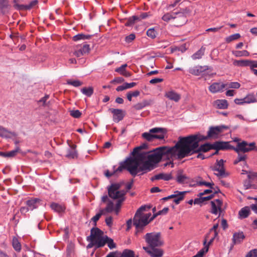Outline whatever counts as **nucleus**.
Masks as SVG:
<instances>
[{
  "label": "nucleus",
  "instance_id": "obj_24",
  "mask_svg": "<svg viewBox=\"0 0 257 257\" xmlns=\"http://www.w3.org/2000/svg\"><path fill=\"white\" fill-rule=\"evenodd\" d=\"M38 4L37 0L32 1L29 4L27 5H20L15 4L14 7L18 10H30Z\"/></svg>",
  "mask_w": 257,
  "mask_h": 257
},
{
  "label": "nucleus",
  "instance_id": "obj_46",
  "mask_svg": "<svg viewBox=\"0 0 257 257\" xmlns=\"http://www.w3.org/2000/svg\"><path fill=\"white\" fill-rule=\"evenodd\" d=\"M169 210V208L168 207L164 208L162 210L158 211L157 213L154 214L152 217H151V220H153L155 217L161 214H166Z\"/></svg>",
  "mask_w": 257,
  "mask_h": 257
},
{
  "label": "nucleus",
  "instance_id": "obj_54",
  "mask_svg": "<svg viewBox=\"0 0 257 257\" xmlns=\"http://www.w3.org/2000/svg\"><path fill=\"white\" fill-rule=\"evenodd\" d=\"M70 114L74 118H79L81 113L79 110H72L70 111Z\"/></svg>",
  "mask_w": 257,
  "mask_h": 257
},
{
  "label": "nucleus",
  "instance_id": "obj_51",
  "mask_svg": "<svg viewBox=\"0 0 257 257\" xmlns=\"http://www.w3.org/2000/svg\"><path fill=\"white\" fill-rule=\"evenodd\" d=\"M147 35L148 37H149L152 39H154L156 37L157 32L154 29L151 28V29H149L147 31Z\"/></svg>",
  "mask_w": 257,
  "mask_h": 257
},
{
  "label": "nucleus",
  "instance_id": "obj_23",
  "mask_svg": "<svg viewBox=\"0 0 257 257\" xmlns=\"http://www.w3.org/2000/svg\"><path fill=\"white\" fill-rule=\"evenodd\" d=\"M213 105L218 109H226L228 107V103L225 99H217L214 101Z\"/></svg>",
  "mask_w": 257,
  "mask_h": 257
},
{
  "label": "nucleus",
  "instance_id": "obj_42",
  "mask_svg": "<svg viewBox=\"0 0 257 257\" xmlns=\"http://www.w3.org/2000/svg\"><path fill=\"white\" fill-rule=\"evenodd\" d=\"M245 103H250L256 101V98L252 94H248L245 97L243 98Z\"/></svg>",
  "mask_w": 257,
  "mask_h": 257
},
{
  "label": "nucleus",
  "instance_id": "obj_53",
  "mask_svg": "<svg viewBox=\"0 0 257 257\" xmlns=\"http://www.w3.org/2000/svg\"><path fill=\"white\" fill-rule=\"evenodd\" d=\"M66 156L68 158H74L76 156V151L73 149H70Z\"/></svg>",
  "mask_w": 257,
  "mask_h": 257
},
{
  "label": "nucleus",
  "instance_id": "obj_58",
  "mask_svg": "<svg viewBox=\"0 0 257 257\" xmlns=\"http://www.w3.org/2000/svg\"><path fill=\"white\" fill-rule=\"evenodd\" d=\"M81 49L84 54H88L90 51L89 45L87 44H84Z\"/></svg>",
  "mask_w": 257,
  "mask_h": 257
},
{
  "label": "nucleus",
  "instance_id": "obj_9",
  "mask_svg": "<svg viewBox=\"0 0 257 257\" xmlns=\"http://www.w3.org/2000/svg\"><path fill=\"white\" fill-rule=\"evenodd\" d=\"M101 234H103V232L100 229L97 227L92 228L90 231V235L87 237V240L90 242L87 248H90L93 246H95L96 248H100V246H98V244Z\"/></svg>",
  "mask_w": 257,
  "mask_h": 257
},
{
  "label": "nucleus",
  "instance_id": "obj_30",
  "mask_svg": "<svg viewBox=\"0 0 257 257\" xmlns=\"http://www.w3.org/2000/svg\"><path fill=\"white\" fill-rule=\"evenodd\" d=\"M187 191L183 192H179L178 191H176L175 192V195H177V197L174 198V199L173 200L174 202H175L176 204H178L180 203V201L183 200L184 198L185 194L187 193Z\"/></svg>",
  "mask_w": 257,
  "mask_h": 257
},
{
  "label": "nucleus",
  "instance_id": "obj_28",
  "mask_svg": "<svg viewBox=\"0 0 257 257\" xmlns=\"http://www.w3.org/2000/svg\"><path fill=\"white\" fill-rule=\"evenodd\" d=\"M250 207L248 206L242 208L238 213L239 217L241 219L247 217L250 213Z\"/></svg>",
  "mask_w": 257,
  "mask_h": 257
},
{
  "label": "nucleus",
  "instance_id": "obj_47",
  "mask_svg": "<svg viewBox=\"0 0 257 257\" xmlns=\"http://www.w3.org/2000/svg\"><path fill=\"white\" fill-rule=\"evenodd\" d=\"M198 186H203L204 185L206 187H208L210 188H213L214 183L213 182H207L204 181H197V184Z\"/></svg>",
  "mask_w": 257,
  "mask_h": 257
},
{
  "label": "nucleus",
  "instance_id": "obj_32",
  "mask_svg": "<svg viewBox=\"0 0 257 257\" xmlns=\"http://www.w3.org/2000/svg\"><path fill=\"white\" fill-rule=\"evenodd\" d=\"M188 177L185 175L182 174V171H179L177 173L176 181L178 183L180 184H183L184 183H187L186 180H188Z\"/></svg>",
  "mask_w": 257,
  "mask_h": 257
},
{
  "label": "nucleus",
  "instance_id": "obj_59",
  "mask_svg": "<svg viewBox=\"0 0 257 257\" xmlns=\"http://www.w3.org/2000/svg\"><path fill=\"white\" fill-rule=\"evenodd\" d=\"M147 147V145L146 144H144L142 145L141 146H140V147H136L134 149V150L132 152V154H135L137 153V152H140V150L146 149Z\"/></svg>",
  "mask_w": 257,
  "mask_h": 257
},
{
  "label": "nucleus",
  "instance_id": "obj_13",
  "mask_svg": "<svg viewBox=\"0 0 257 257\" xmlns=\"http://www.w3.org/2000/svg\"><path fill=\"white\" fill-rule=\"evenodd\" d=\"M154 168L153 164L150 163L147 160L140 165L136 169V175L140 172H142L141 174L146 173Z\"/></svg>",
  "mask_w": 257,
  "mask_h": 257
},
{
  "label": "nucleus",
  "instance_id": "obj_35",
  "mask_svg": "<svg viewBox=\"0 0 257 257\" xmlns=\"http://www.w3.org/2000/svg\"><path fill=\"white\" fill-rule=\"evenodd\" d=\"M176 15L175 12H171V13H167L164 14L162 17V19L166 22H169L170 21H173L174 18V16Z\"/></svg>",
  "mask_w": 257,
  "mask_h": 257
},
{
  "label": "nucleus",
  "instance_id": "obj_21",
  "mask_svg": "<svg viewBox=\"0 0 257 257\" xmlns=\"http://www.w3.org/2000/svg\"><path fill=\"white\" fill-rule=\"evenodd\" d=\"M226 85L223 83L215 82L209 87V90L211 92L215 93L222 91L226 87Z\"/></svg>",
  "mask_w": 257,
  "mask_h": 257
},
{
  "label": "nucleus",
  "instance_id": "obj_38",
  "mask_svg": "<svg viewBox=\"0 0 257 257\" xmlns=\"http://www.w3.org/2000/svg\"><path fill=\"white\" fill-rule=\"evenodd\" d=\"M81 92L87 97H90L93 93V88L92 87H83L81 89Z\"/></svg>",
  "mask_w": 257,
  "mask_h": 257
},
{
  "label": "nucleus",
  "instance_id": "obj_52",
  "mask_svg": "<svg viewBox=\"0 0 257 257\" xmlns=\"http://www.w3.org/2000/svg\"><path fill=\"white\" fill-rule=\"evenodd\" d=\"M218 227V223L214 224L213 226L209 229V232L207 234H210V235H211V233L213 232V234H215V236H218V232L217 230Z\"/></svg>",
  "mask_w": 257,
  "mask_h": 257
},
{
  "label": "nucleus",
  "instance_id": "obj_61",
  "mask_svg": "<svg viewBox=\"0 0 257 257\" xmlns=\"http://www.w3.org/2000/svg\"><path fill=\"white\" fill-rule=\"evenodd\" d=\"M135 35L134 34H131L125 37V40L127 43H129L132 42L135 39Z\"/></svg>",
  "mask_w": 257,
  "mask_h": 257
},
{
  "label": "nucleus",
  "instance_id": "obj_14",
  "mask_svg": "<svg viewBox=\"0 0 257 257\" xmlns=\"http://www.w3.org/2000/svg\"><path fill=\"white\" fill-rule=\"evenodd\" d=\"M211 211L210 212L213 214H217L218 212H219V216L220 215L221 212L222 210L221 206L223 202L222 200L220 199H216L213 201H211Z\"/></svg>",
  "mask_w": 257,
  "mask_h": 257
},
{
  "label": "nucleus",
  "instance_id": "obj_17",
  "mask_svg": "<svg viewBox=\"0 0 257 257\" xmlns=\"http://www.w3.org/2000/svg\"><path fill=\"white\" fill-rule=\"evenodd\" d=\"M113 171L112 172H110L108 170H106L104 171V175L108 178L110 177L115 175L118 173L121 172L123 170H126V167L124 164H123V161L120 162L119 167L115 169V166H113Z\"/></svg>",
  "mask_w": 257,
  "mask_h": 257
},
{
  "label": "nucleus",
  "instance_id": "obj_15",
  "mask_svg": "<svg viewBox=\"0 0 257 257\" xmlns=\"http://www.w3.org/2000/svg\"><path fill=\"white\" fill-rule=\"evenodd\" d=\"M103 234H101L100 236L99 242L98 244V246H100V247H103L106 243H107L110 249L115 248L116 245L114 243L113 239L108 237L106 235L103 236Z\"/></svg>",
  "mask_w": 257,
  "mask_h": 257
},
{
  "label": "nucleus",
  "instance_id": "obj_64",
  "mask_svg": "<svg viewBox=\"0 0 257 257\" xmlns=\"http://www.w3.org/2000/svg\"><path fill=\"white\" fill-rule=\"evenodd\" d=\"M150 15H151L150 13L145 12L142 13L139 16H138V18H139V21H140L141 20L146 19Z\"/></svg>",
  "mask_w": 257,
  "mask_h": 257
},
{
  "label": "nucleus",
  "instance_id": "obj_7",
  "mask_svg": "<svg viewBox=\"0 0 257 257\" xmlns=\"http://www.w3.org/2000/svg\"><path fill=\"white\" fill-rule=\"evenodd\" d=\"M166 130L161 127H155L150 129L149 132H146L142 134V137L149 142H152L155 139L163 140Z\"/></svg>",
  "mask_w": 257,
  "mask_h": 257
},
{
  "label": "nucleus",
  "instance_id": "obj_4",
  "mask_svg": "<svg viewBox=\"0 0 257 257\" xmlns=\"http://www.w3.org/2000/svg\"><path fill=\"white\" fill-rule=\"evenodd\" d=\"M149 152H137L135 154H132L134 157L127 158L125 161H123L126 170L129 172L132 176L135 177L136 176V169L139 167L142 163L148 160Z\"/></svg>",
  "mask_w": 257,
  "mask_h": 257
},
{
  "label": "nucleus",
  "instance_id": "obj_56",
  "mask_svg": "<svg viewBox=\"0 0 257 257\" xmlns=\"http://www.w3.org/2000/svg\"><path fill=\"white\" fill-rule=\"evenodd\" d=\"M245 257H257V249H253L247 253Z\"/></svg>",
  "mask_w": 257,
  "mask_h": 257
},
{
  "label": "nucleus",
  "instance_id": "obj_8",
  "mask_svg": "<svg viewBox=\"0 0 257 257\" xmlns=\"http://www.w3.org/2000/svg\"><path fill=\"white\" fill-rule=\"evenodd\" d=\"M146 242L149 245V247H160L163 245L164 242L161 238L160 232L147 233L144 236Z\"/></svg>",
  "mask_w": 257,
  "mask_h": 257
},
{
  "label": "nucleus",
  "instance_id": "obj_63",
  "mask_svg": "<svg viewBox=\"0 0 257 257\" xmlns=\"http://www.w3.org/2000/svg\"><path fill=\"white\" fill-rule=\"evenodd\" d=\"M146 206H142L140 207L136 211L135 214L137 215H145V214H143V212L146 210Z\"/></svg>",
  "mask_w": 257,
  "mask_h": 257
},
{
  "label": "nucleus",
  "instance_id": "obj_25",
  "mask_svg": "<svg viewBox=\"0 0 257 257\" xmlns=\"http://www.w3.org/2000/svg\"><path fill=\"white\" fill-rule=\"evenodd\" d=\"M245 236L243 232H235L233 234L232 242L233 244L240 243L244 239Z\"/></svg>",
  "mask_w": 257,
  "mask_h": 257
},
{
  "label": "nucleus",
  "instance_id": "obj_40",
  "mask_svg": "<svg viewBox=\"0 0 257 257\" xmlns=\"http://www.w3.org/2000/svg\"><path fill=\"white\" fill-rule=\"evenodd\" d=\"M249 63H250V61L248 60H235L233 61V64L234 65L238 66H248Z\"/></svg>",
  "mask_w": 257,
  "mask_h": 257
},
{
  "label": "nucleus",
  "instance_id": "obj_57",
  "mask_svg": "<svg viewBox=\"0 0 257 257\" xmlns=\"http://www.w3.org/2000/svg\"><path fill=\"white\" fill-rule=\"evenodd\" d=\"M127 67V64H124L121 65L120 67L117 68L115 69V72L119 73L120 74L122 75L124 72L125 71V68Z\"/></svg>",
  "mask_w": 257,
  "mask_h": 257
},
{
  "label": "nucleus",
  "instance_id": "obj_2",
  "mask_svg": "<svg viewBox=\"0 0 257 257\" xmlns=\"http://www.w3.org/2000/svg\"><path fill=\"white\" fill-rule=\"evenodd\" d=\"M121 184L119 183H113L108 187V194L109 197L113 199H117L116 203L114 206L111 200H108L106 203V206L103 209H101L105 214L108 213H111L115 211L117 214L119 211L121 204L125 200L124 195L126 191L124 190H119Z\"/></svg>",
  "mask_w": 257,
  "mask_h": 257
},
{
  "label": "nucleus",
  "instance_id": "obj_10",
  "mask_svg": "<svg viewBox=\"0 0 257 257\" xmlns=\"http://www.w3.org/2000/svg\"><path fill=\"white\" fill-rule=\"evenodd\" d=\"M176 15L173 19V25L175 27H180L187 21V16L190 14V10L187 9L182 10L180 12H175Z\"/></svg>",
  "mask_w": 257,
  "mask_h": 257
},
{
  "label": "nucleus",
  "instance_id": "obj_45",
  "mask_svg": "<svg viewBox=\"0 0 257 257\" xmlns=\"http://www.w3.org/2000/svg\"><path fill=\"white\" fill-rule=\"evenodd\" d=\"M121 257H135L134 252L130 249H124L121 255Z\"/></svg>",
  "mask_w": 257,
  "mask_h": 257
},
{
  "label": "nucleus",
  "instance_id": "obj_34",
  "mask_svg": "<svg viewBox=\"0 0 257 257\" xmlns=\"http://www.w3.org/2000/svg\"><path fill=\"white\" fill-rule=\"evenodd\" d=\"M14 249L17 252H20L22 249L21 244L16 237H14L12 242Z\"/></svg>",
  "mask_w": 257,
  "mask_h": 257
},
{
  "label": "nucleus",
  "instance_id": "obj_37",
  "mask_svg": "<svg viewBox=\"0 0 257 257\" xmlns=\"http://www.w3.org/2000/svg\"><path fill=\"white\" fill-rule=\"evenodd\" d=\"M213 170L215 171H217V173H215V175L217 176H225V172L224 167H218L214 166Z\"/></svg>",
  "mask_w": 257,
  "mask_h": 257
},
{
  "label": "nucleus",
  "instance_id": "obj_29",
  "mask_svg": "<svg viewBox=\"0 0 257 257\" xmlns=\"http://www.w3.org/2000/svg\"><path fill=\"white\" fill-rule=\"evenodd\" d=\"M93 35H85L82 33L78 34L73 37L72 40L74 41H78L79 40H89L92 38Z\"/></svg>",
  "mask_w": 257,
  "mask_h": 257
},
{
  "label": "nucleus",
  "instance_id": "obj_16",
  "mask_svg": "<svg viewBox=\"0 0 257 257\" xmlns=\"http://www.w3.org/2000/svg\"><path fill=\"white\" fill-rule=\"evenodd\" d=\"M156 247L150 248L144 246L143 248L152 257H162L163 254V250Z\"/></svg>",
  "mask_w": 257,
  "mask_h": 257
},
{
  "label": "nucleus",
  "instance_id": "obj_20",
  "mask_svg": "<svg viewBox=\"0 0 257 257\" xmlns=\"http://www.w3.org/2000/svg\"><path fill=\"white\" fill-rule=\"evenodd\" d=\"M110 110L113 114V119L114 122H118L123 118L124 114L121 109L111 108Z\"/></svg>",
  "mask_w": 257,
  "mask_h": 257
},
{
  "label": "nucleus",
  "instance_id": "obj_3",
  "mask_svg": "<svg viewBox=\"0 0 257 257\" xmlns=\"http://www.w3.org/2000/svg\"><path fill=\"white\" fill-rule=\"evenodd\" d=\"M178 152L179 147H176V144L172 147H160L149 152L147 161L150 163L153 164L154 166V164L161 161L163 156L168 159L175 157L178 158Z\"/></svg>",
  "mask_w": 257,
  "mask_h": 257
},
{
  "label": "nucleus",
  "instance_id": "obj_12",
  "mask_svg": "<svg viewBox=\"0 0 257 257\" xmlns=\"http://www.w3.org/2000/svg\"><path fill=\"white\" fill-rule=\"evenodd\" d=\"M213 147H215L212 148V150H215V152L212 154L211 156L218 155L220 150L224 151L229 150L230 145L229 142L216 141L214 143Z\"/></svg>",
  "mask_w": 257,
  "mask_h": 257
},
{
  "label": "nucleus",
  "instance_id": "obj_60",
  "mask_svg": "<svg viewBox=\"0 0 257 257\" xmlns=\"http://www.w3.org/2000/svg\"><path fill=\"white\" fill-rule=\"evenodd\" d=\"M217 236H215V234H213L212 236L210 237H209L207 243V245L206 246V252H207L208 250L209 246L213 242L214 239L217 237Z\"/></svg>",
  "mask_w": 257,
  "mask_h": 257
},
{
  "label": "nucleus",
  "instance_id": "obj_19",
  "mask_svg": "<svg viewBox=\"0 0 257 257\" xmlns=\"http://www.w3.org/2000/svg\"><path fill=\"white\" fill-rule=\"evenodd\" d=\"M208 69L207 66H196L193 67H191L189 69V72L192 75L195 76H198L201 74L202 72L207 70Z\"/></svg>",
  "mask_w": 257,
  "mask_h": 257
},
{
  "label": "nucleus",
  "instance_id": "obj_5",
  "mask_svg": "<svg viewBox=\"0 0 257 257\" xmlns=\"http://www.w3.org/2000/svg\"><path fill=\"white\" fill-rule=\"evenodd\" d=\"M255 148L254 142L248 143L244 141H242L241 143H238L235 147L230 145L229 150H234L238 155L237 158L234 160L233 164L236 165L241 161H244L246 163L247 155L244 153L254 150Z\"/></svg>",
  "mask_w": 257,
  "mask_h": 257
},
{
  "label": "nucleus",
  "instance_id": "obj_43",
  "mask_svg": "<svg viewBox=\"0 0 257 257\" xmlns=\"http://www.w3.org/2000/svg\"><path fill=\"white\" fill-rule=\"evenodd\" d=\"M240 37V35L238 33L231 35L225 38V41L227 43H230L232 41L237 40Z\"/></svg>",
  "mask_w": 257,
  "mask_h": 257
},
{
  "label": "nucleus",
  "instance_id": "obj_11",
  "mask_svg": "<svg viewBox=\"0 0 257 257\" xmlns=\"http://www.w3.org/2000/svg\"><path fill=\"white\" fill-rule=\"evenodd\" d=\"M227 126L222 125L216 126H211L209 128L207 132V135L204 136V138H206L207 140L209 139H217L219 135L222 133L224 130L228 129Z\"/></svg>",
  "mask_w": 257,
  "mask_h": 257
},
{
  "label": "nucleus",
  "instance_id": "obj_31",
  "mask_svg": "<svg viewBox=\"0 0 257 257\" xmlns=\"http://www.w3.org/2000/svg\"><path fill=\"white\" fill-rule=\"evenodd\" d=\"M205 48L202 46L200 49L191 56L193 60L200 59L204 55Z\"/></svg>",
  "mask_w": 257,
  "mask_h": 257
},
{
  "label": "nucleus",
  "instance_id": "obj_33",
  "mask_svg": "<svg viewBox=\"0 0 257 257\" xmlns=\"http://www.w3.org/2000/svg\"><path fill=\"white\" fill-rule=\"evenodd\" d=\"M51 208L52 210L58 213L64 212L65 210V207L64 206L56 203H52L51 204Z\"/></svg>",
  "mask_w": 257,
  "mask_h": 257
},
{
  "label": "nucleus",
  "instance_id": "obj_49",
  "mask_svg": "<svg viewBox=\"0 0 257 257\" xmlns=\"http://www.w3.org/2000/svg\"><path fill=\"white\" fill-rule=\"evenodd\" d=\"M225 85H226V87H228V88H235V89L239 88L240 86V84L238 82H230L228 83L225 84Z\"/></svg>",
  "mask_w": 257,
  "mask_h": 257
},
{
  "label": "nucleus",
  "instance_id": "obj_1",
  "mask_svg": "<svg viewBox=\"0 0 257 257\" xmlns=\"http://www.w3.org/2000/svg\"><path fill=\"white\" fill-rule=\"evenodd\" d=\"M205 140H207L206 138L199 134L179 137L176 143V147H179L178 159H182L201 152L205 153L215 147L214 143H205L199 146V143Z\"/></svg>",
  "mask_w": 257,
  "mask_h": 257
},
{
  "label": "nucleus",
  "instance_id": "obj_36",
  "mask_svg": "<svg viewBox=\"0 0 257 257\" xmlns=\"http://www.w3.org/2000/svg\"><path fill=\"white\" fill-rule=\"evenodd\" d=\"M139 18L138 16H133L130 17L127 20L124 25L126 27L132 26L136 22H138Z\"/></svg>",
  "mask_w": 257,
  "mask_h": 257
},
{
  "label": "nucleus",
  "instance_id": "obj_44",
  "mask_svg": "<svg viewBox=\"0 0 257 257\" xmlns=\"http://www.w3.org/2000/svg\"><path fill=\"white\" fill-rule=\"evenodd\" d=\"M247 179L252 182L256 181L257 172L249 171L247 175Z\"/></svg>",
  "mask_w": 257,
  "mask_h": 257
},
{
  "label": "nucleus",
  "instance_id": "obj_50",
  "mask_svg": "<svg viewBox=\"0 0 257 257\" xmlns=\"http://www.w3.org/2000/svg\"><path fill=\"white\" fill-rule=\"evenodd\" d=\"M105 215L102 210L101 209L99 210V211L98 213H97L94 216H93L91 220L95 223L96 224V222L99 219L101 215Z\"/></svg>",
  "mask_w": 257,
  "mask_h": 257
},
{
  "label": "nucleus",
  "instance_id": "obj_55",
  "mask_svg": "<svg viewBox=\"0 0 257 257\" xmlns=\"http://www.w3.org/2000/svg\"><path fill=\"white\" fill-rule=\"evenodd\" d=\"M19 149L18 148L15 150L6 152V157L11 158L15 156L18 152Z\"/></svg>",
  "mask_w": 257,
  "mask_h": 257
},
{
  "label": "nucleus",
  "instance_id": "obj_62",
  "mask_svg": "<svg viewBox=\"0 0 257 257\" xmlns=\"http://www.w3.org/2000/svg\"><path fill=\"white\" fill-rule=\"evenodd\" d=\"M49 98V95H46L44 97H42L41 99H40L38 102V103H42L43 106L46 105V101Z\"/></svg>",
  "mask_w": 257,
  "mask_h": 257
},
{
  "label": "nucleus",
  "instance_id": "obj_26",
  "mask_svg": "<svg viewBox=\"0 0 257 257\" xmlns=\"http://www.w3.org/2000/svg\"><path fill=\"white\" fill-rule=\"evenodd\" d=\"M172 176L171 174L160 173L152 177L151 180L153 181L155 180L163 179L165 181H169L172 179Z\"/></svg>",
  "mask_w": 257,
  "mask_h": 257
},
{
  "label": "nucleus",
  "instance_id": "obj_48",
  "mask_svg": "<svg viewBox=\"0 0 257 257\" xmlns=\"http://www.w3.org/2000/svg\"><path fill=\"white\" fill-rule=\"evenodd\" d=\"M67 83L69 85H72L74 87H78L83 84V82L78 80H68Z\"/></svg>",
  "mask_w": 257,
  "mask_h": 257
},
{
  "label": "nucleus",
  "instance_id": "obj_6",
  "mask_svg": "<svg viewBox=\"0 0 257 257\" xmlns=\"http://www.w3.org/2000/svg\"><path fill=\"white\" fill-rule=\"evenodd\" d=\"M151 213H146L145 215L135 214L133 218V224L135 226V235L139 236L144 233L145 227L152 221L151 220Z\"/></svg>",
  "mask_w": 257,
  "mask_h": 257
},
{
  "label": "nucleus",
  "instance_id": "obj_27",
  "mask_svg": "<svg viewBox=\"0 0 257 257\" xmlns=\"http://www.w3.org/2000/svg\"><path fill=\"white\" fill-rule=\"evenodd\" d=\"M39 203L40 200L37 198L30 199L26 201V204L30 210L37 208L39 206Z\"/></svg>",
  "mask_w": 257,
  "mask_h": 257
},
{
  "label": "nucleus",
  "instance_id": "obj_41",
  "mask_svg": "<svg viewBox=\"0 0 257 257\" xmlns=\"http://www.w3.org/2000/svg\"><path fill=\"white\" fill-rule=\"evenodd\" d=\"M243 186L244 189L247 190L249 189H257V185L252 184V182L249 180L248 179L246 180L243 182Z\"/></svg>",
  "mask_w": 257,
  "mask_h": 257
},
{
  "label": "nucleus",
  "instance_id": "obj_22",
  "mask_svg": "<svg viewBox=\"0 0 257 257\" xmlns=\"http://www.w3.org/2000/svg\"><path fill=\"white\" fill-rule=\"evenodd\" d=\"M152 103L151 100H143L133 105V108L136 110H141L146 106L151 105Z\"/></svg>",
  "mask_w": 257,
  "mask_h": 257
},
{
  "label": "nucleus",
  "instance_id": "obj_39",
  "mask_svg": "<svg viewBox=\"0 0 257 257\" xmlns=\"http://www.w3.org/2000/svg\"><path fill=\"white\" fill-rule=\"evenodd\" d=\"M232 53L236 57L248 56L249 53L246 50L232 51Z\"/></svg>",
  "mask_w": 257,
  "mask_h": 257
},
{
  "label": "nucleus",
  "instance_id": "obj_18",
  "mask_svg": "<svg viewBox=\"0 0 257 257\" xmlns=\"http://www.w3.org/2000/svg\"><path fill=\"white\" fill-rule=\"evenodd\" d=\"M165 96L169 100L176 102H178L181 98V95L173 90H170L166 91L165 93Z\"/></svg>",
  "mask_w": 257,
  "mask_h": 257
}]
</instances>
